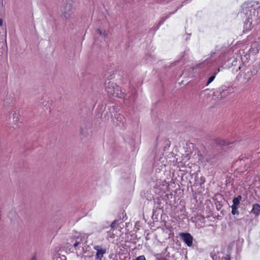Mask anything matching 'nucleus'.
Segmentation results:
<instances>
[{
    "label": "nucleus",
    "mask_w": 260,
    "mask_h": 260,
    "mask_svg": "<svg viewBox=\"0 0 260 260\" xmlns=\"http://www.w3.org/2000/svg\"><path fill=\"white\" fill-rule=\"evenodd\" d=\"M242 9L247 17V21L244 25V30L248 31L251 29L253 21H257L260 19V7L255 9L251 6H248L247 4H244L242 6Z\"/></svg>",
    "instance_id": "nucleus-1"
},
{
    "label": "nucleus",
    "mask_w": 260,
    "mask_h": 260,
    "mask_svg": "<svg viewBox=\"0 0 260 260\" xmlns=\"http://www.w3.org/2000/svg\"><path fill=\"white\" fill-rule=\"evenodd\" d=\"M61 17L66 20L72 19L75 12L73 3L71 2L65 3L61 8Z\"/></svg>",
    "instance_id": "nucleus-2"
},
{
    "label": "nucleus",
    "mask_w": 260,
    "mask_h": 260,
    "mask_svg": "<svg viewBox=\"0 0 260 260\" xmlns=\"http://www.w3.org/2000/svg\"><path fill=\"white\" fill-rule=\"evenodd\" d=\"M240 73L237 75V79L243 83H246L249 81L253 76L252 71L244 66L238 67Z\"/></svg>",
    "instance_id": "nucleus-3"
},
{
    "label": "nucleus",
    "mask_w": 260,
    "mask_h": 260,
    "mask_svg": "<svg viewBox=\"0 0 260 260\" xmlns=\"http://www.w3.org/2000/svg\"><path fill=\"white\" fill-rule=\"evenodd\" d=\"M106 89L110 95L120 98L124 97V93L119 86L115 83L109 82L106 85Z\"/></svg>",
    "instance_id": "nucleus-4"
},
{
    "label": "nucleus",
    "mask_w": 260,
    "mask_h": 260,
    "mask_svg": "<svg viewBox=\"0 0 260 260\" xmlns=\"http://www.w3.org/2000/svg\"><path fill=\"white\" fill-rule=\"evenodd\" d=\"M219 92L220 95V99L223 100L229 95L234 92V88L232 86H222L219 88Z\"/></svg>",
    "instance_id": "nucleus-5"
},
{
    "label": "nucleus",
    "mask_w": 260,
    "mask_h": 260,
    "mask_svg": "<svg viewBox=\"0 0 260 260\" xmlns=\"http://www.w3.org/2000/svg\"><path fill=\"white\" fill-rule=\"evenodd\" d=\"M74 247L78 256L82 255L86 251V249L84 248V244L81 241V240L76 241L74 243Z\"/></svg>",
    "instance_id": "nucleus-6"
},
{
    "label": "nucleus",
    "mask_w": 260,
    "mask_h": 260,
    "mask_svg": "<svg viewBox=\"0 0 260 260\" xmlns=\"http://www.w3.org/2000/svg\"><path fill=\"white\" fill-rule=\"evenodd\" d=\"M180 236L188 246L192 245L193 238L190 234L182 233L180 234Z\"/></svg>",
    "instance_id": "nucleus-7"
},
{
    "label": "nucleus",
    "mask_w": 260,
    "mask_h": 260,
    "mask_svg": "<svg viewBox=\"0 0 260 260\" xmlns=\"http://www.w3.org/2000/svg\"><path fill=\"white\" fill-rule=\"evenodd\" d=\"M94 249L96 251L95 255L96 260H102L104 254L106 253V249L102 248L100 246L97 245L94 247Z\"/></svg>",
    "instance_id": "nucleus-8"
},
{
    "label": "nucleus",
    "mask_w": 260,
    "mask_h": 260,
    "mask_svg": "<svg viewBox=\"0 0 260 260\" xmlns=\"http://www.w3.org/2000/svg\"><path fill=\"white\" fill-rule=\"evenodd\" d=\"M251 212L256 216H258L260 214V205L258 204H254Z\"/></svg>",
    "instance_id": "nucleus-9"
},
{
    "label": "nucleus",
    "mask_w": 260,
    "mask_h": 260,
    "mask_svg": "<svg viewBox=\"0 0 260 260\" xmlns=\"http://www.w3.org/2000/svg\"><path fill=\"white\" fill-rule=\"evenodd\" d=\"M241 200L242 197L240 195L236 198H234L233 200V205L231 207H238Z\"/></svg>",
    "instance_id": "nucleus-10"
},
{
    "label": "nucleus",
    "mask_w": 260,
    "mask_h": 260,
    "mask_svg": "<svg viewBox=\"0 0 260 260\" xmlns=\"http://www.w3.org/2000/svg\"><path fill=\"white\" fill-rule=\"evenodd\" d=\"M193 69L192 68H189L188 69H185L183 74L186 76L188 77H192L194 76L193 73H192V71H193Z\"/></svg>",
    "instance_id": "nucleus-11"
},
{
    "label": "nucleus",
    "mask_w": 260,
    "mask_h": 260,
    "mask_svg": "<svg viewBox=\"0 0 260 260\" xmlns=\"http://www.w3.org/2000/svg\"><path fill=\"white\" fill-rule=\"evenodd\" d=\"M19 120L18 114L15 112L13 114V122L14 124H16Z\"/></svg>",
    "instance_id": "nucleus-12"
},
{
    "label": "nucleus",
    "mask_w": 260,
    "mask_h": 260,
    "mask_svg": "<svg viewBox=\"0 0 260 260\" xmlns=\"http://www.w3.org/2000/svg\"><path fill=\"white\" fill-rule=\"evenodd\" d=\"M97 32L99 35L104 37H106L108 35L107 31L105 29L102 30L100 29H98L97 30Z\"/></svg>",
    "instance_id": "nucleus-13"
},
{
    "label": "nucleus",
    "mask_w": 260,
    "mask_h": 260,
    "mask_svg": "<svg viewBox=\"0 0 260 260\" xmlns=\"http://www.w3.org/2000/svg\"><path fill=\"white\" fill-rule=\"evenodd\" d=\"M217 74V73H215L213 75L211 76L207 83V85H208L210 83H211L215 79L216 75Z\"/></svg>",
    "instance_id": "nucleus-14"
},
{
    "label": "nucleus",
    "mask_w": 260,
    "mask_h": 260,
    "mask_svg": "<svg viewBox=\"0 0 260 260\" xmlns=\"http://www.w3.org/2000/svg\"><path fill=\"white\" fill-rule=\"evenodd\" d=\"M56 260H66V257L64 255L57 254L56 256Z\"/></svg>",
    "instance_id": "nucleus-15"
},
{
    "label": "nucleus",
    "mask_w": 260,
    "mask_h": 260,
    "mask_svg": "<svg viewBox=\"0 0 260 260\" xmlns=\"http://www.w3.org/2000/svg\"><path fill=\"white\" fill-rule=\"evenodd\" d=\"M232 208V213L233 215H238L239 211L238 210V207H231Z\"/></svg>",
    "instance_id": "nucleus-16"
},
{
    "label": "nucleus",
    "mask_w": 260,
    "mask_h": 260,
    "mask_svg": "<svg viewBox=\"0 0 260 260\" xmlns=\"http://www.w3.org/2000/svg\"><path fill=\"white\" fill-rule=\"evenodd\" d=\"M254 47H256V50H255V51H256V52H258V50H259V49H260V47H257V43H256V42H255V43H253V44H252V48L253 49H254Z\"/></svg>",
    "instance_id": "nucleus-17"
},
{
    "label": "nucleus",
    "mask_w": 260,
    "mask_h": 260,
    "mask_svg": "<svg viewBox=\"0 0 260 260\" xmlns=\"http://www.w3.org/2000/svg\"><path fill=\"white\" fill-rule=\"evenodd\" d=\"M136 260H146V258L144 255H141L138 256L136 258Z\"/></svg>",
    "instance_id": "nucleus-18"
},
{
    "label": "nucleus",
    "mask_w": 260,
    "mask_h": 260,
    "mask_svg": "<svg viewBox=\"0 0 260 260\" xmlns=\"http://www.w3.org/2000/svg\"><path fill=\"white\" fill-rule=\"evenodd\" d=\"M209 92H211V91H209L208 90H206L204 91V92L202 93V94H203L204 95L208 94L210 93Z\"/></svg>",
    "instance_id": "nucleus-19"
},
{
    "label": "nucleus",
    "mask_w": 260,
    "mask_h": 260,
    "mask_svg": "<svg viewBox=\"0 0 260 260\" xmlns=\"http://www.w3.org/2000/svg\"><path fill=\"white\" fill-rule=\"evenodd\" d=\"M236 63H237V60L234 59L232 63V65L233 66H235L236 65Z\"/></svg>",
    "instance_id": "nucleus-20"
},
{
    "label": "nucleus",
    "mask_w": 260,
    "mask_h": 260,
    "mask_svg": "<svg viewBox=\"0 0 260 260\" xmlns=\"http://www.w3.org/2000/svg\"><path fill=\"white\" fill-rule=\"evenodd\" d=\"M115 223H116V221H114L111 224V227L112 228H113L114 226H115Z\"/></svg>",
    "instance_id": "nucleus-21"
},
{
    "label": "nucleus",
    "mask_w": 260,
    "mask_h": 260,
    "mask_svg": "<svg viewBox=\"0 0 260 260\" xmlns=\"http://www.w3.org/2000/svg\"><path fill=\"white\" fill-rule=\"evenodd\" d=\"M3 24V21L2 19H0V26H2Z\"/></svg>",
    "instance_id": "nucleus-22"
},
{
    "label": "nucleus",
    "mask_w": 260,
    "mask_h": 260,
    "mask_svg": "<svg viewBox=\"0 0 260 260\" xmlns=\"http://www.w3.org/2000/svg\"><path fill=\"white\" fill-rule=\"evenodd\" d=\"M31 260H37L36 257H33Z\"/></svg>",
    "instance_id": "nucleus-23"
},
{
    "label": "nucleus",
    "mask_w": 260,
    "mask_h": 260,
    "mask_svg": "<svg viewBox=\"0 0 260 260\" xmlns=\"http://www.w3.org/2000/svg\"><path fill=\"white\" fill-rule=\"evenodd\" d=\"M219 71H220V69H218V70H217V71L216 73H218Z\"/></svg>",
    "instance_id": "nucleus-24"
},
{
    "label": "nucleus",
    "mask_w": 260,
    "mask_h": 260,
    "mask_svg": "<svg viewBox=\"0 0 260 260\" xmlns=\"http://www.w3.org/2000/svg\"><path fill=\"white\" fill-rule=\"evenodd\" d=\"M235 71L237 72L238 71V69H235Z\"/></svg>",
    "instance_id": "nucleus-25"
},
{
    "label": "nucleus",
    "mask_w": 260,
    "mask_h": 260,
    "mask_svg": "<svg viewBox=\"0 0 260 260\" xmlns=\"http://www.w3.org/2000/svg\"><path fill=\"white\" fill-rule=\"evenodd\" d=\"M119 118H120V119L123 118L121 116H120Z\"/></svg>",
    "instance_id": "nucleus-26"
},
{
    "label": "nucleus",
    "mask_w": 260,
    "mask_h": 260,
    "mask_svg": "<svg viewBox=\"0 0 260 260\" xmlns=\"http://www.w3.org/2000/svg\"><path fill=\"white\" fill-rule=\"evenodd\" d=\"M258 42H260V38H258Z\"/></svg>",
    "instance_id": "nucleus-27"
},
{
    "label": "nucleus",
    "mask_w": 260,
    "mask_h": 260,
    "mask_svg": "<svg viewBox=\"0 0 260 260\" xmlns=\"http://www.w3.org/2000/svg\"><path fill=\"white\" fill-rule=\"evenodd\" d=\"M5 35H6V30H5Z\"/></svg>",
    "instance_id": "nucleus-28"
}]
</instances>
